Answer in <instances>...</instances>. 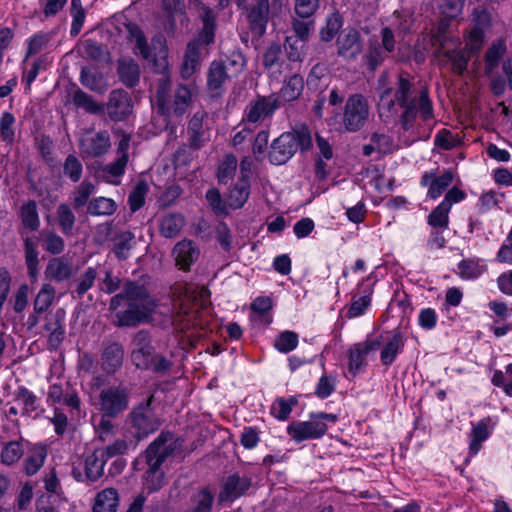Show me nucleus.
Masks as SVG:
<instances>
[{
	"label": "nucleus",
	"instance_id": "obj_1",
	"mask_svg": "<svg viewBox=\"0 0 512 512\" xmlns=\"http://www.w3.org/2000/svg\"><path fill=\"white\" fill-rule=\"evenodd\" d=\"M101 290L107 294H113L122 287V291L113 296L109 303V310L116 311L124 300L128 306L124 310L117 311L114 324L117 327H135L142 323H149L157 308V302L144 284L138 281L125 280L114 276L111 270L105 272L101 281Z\"/></svg>",
	"mask_w": 512,
	"mask_h": 512
},
{
	"label": "nucleus",
	"instance_id": "obj_2",
	"mask_svg": "<svg viewBox=\"0 0 512 512\" xmlns=\"http://www.w3.org/2000/svg\"><path fill=\"white\" fill-rule=\"evenodd\" d=\"M397 104L403 109L400 123L409 130L418 114L426 121L433 117V107L426 88L416 89L413 78L406 72L399 73L394 87H387L380 93L379 106L390 112Z\"/></svg>",
	"mask_w": 512,
	"mask_h": 512
},
{
	"label": "nucleus",
	"instance_id": "obj_3",
	"mask_svg": "<svg viewBox=\"0 0 512 512\" xmlns=\"http://www.w3.org/2000/svg\"><path fill=\"white\" fill-rule=\"evenodd\" d=\"M180 448L178 439L170 432H162L149 444L144 452L147 470L143 476V485L150 493L160 490L165 484L162 464Z\"/></svg>",
	"mask_w": 512,
	"mask_h": 512
},
{
	"label": "nucleus",
	"instance_id": "obj_4",
	"mask_svg": "<svg viewBox=\"0 0 512 512\" xmlns=\"http://www.w3.org/2000/svg\"><path fill=\"white\" fill-rule=\"evenodd\" d=\"M131 362L141 370H150L156 374L167 373L173 363L162 354L155 351L152 345V337L148 330L137 331L131 341Z\"/></svg>",
	"mask_w": 512,
	"mask_h": 512
},
{
	"label": "nucleus",
	"instance_id": "obj_5",
	"mask_svg": "<svg viewBox=\"0 0 512 512\" xmlns=\"http://www.w3.org/2000/svg\"><path fill=\"white\" fill-rule=\"evenodd\" d=\"M312 147V135L307 126L301 125L292 131L284 132L270 145L269 161L273 165L287 163L300 149L302 152Z\"/></svg>",
	"mask_w": 512,
	"mask_h": 512
},
{
	"label": "nucleus",
	"instance_id": "obj_6",
	"mask_svg": "<svg viewBox=\"0 0 512 512\" xmlns=\"http://www.w3.org/2000/svg\"><path fill=\"white\" fill-rule=\"evenodd\" d=\"M169 80L161 79L157 91L158 109L162 114L182 117L192 104L193 97L197 91L195 87L187 84H178L173 92L171 100L167 99Z\"/></svg>",
	"mask_w": 512,
	"mask_h": 512
},
{
	"label": "nucleus",
	"instance_id": "obj_7",
	"mask_svg": "<svg viewBox=\"0 0 512 512\" xmlns=\"http://www.w3.org/2000/svg\"><path fill=\"white\" fill-rule=\"evenodd\" d=\"M370 109L367 99L361 94H353L345 102L342 124L347 132L360 131L368 121Z\"/></svg>",
	"mask_w": 512,
	"mask_h": 512
},
{
	"label": "nucleus",
	"instance_id": "obj_8",
	"mask_svg": "<svg viewBox=\"0 0 512 512\" xmlns=\"http://www.w3.org/2000/svg\"><path fill=\"white\" fill-rule=\"evenodd\" d=\"M151 400L152 396L146 403L135 407L128 415L131 426L135 430L133 438L138 442L154 433L161 425L151 407Z\"/></svg>",
	"mask_w": 512,
	"mask_h": 512
},
{
	"label": "nucleus",
	"instance_id": "obj_9",
	"mask_svg": "<svg viewBox=\"0 0 512 512\" xmlns=\"http://www.w3.org/2000/svg\"><path fill=\"white\" fill-rule=\"evenodd\" d=\"M214 40L196 35L187 44L181 65V77L189 79L201 66V62L209 55V46Z\"/></svg>",
	"mask_w": 512,
	"mask_h": 512
},
{
	"label": "nucleus",
	"instance_id": "obj_10",
	"mask_svg": "<svg viewBox=\"0 0 512 512\" xmlns=\"http://www.w3.org/2000/svg\"><path fill=\"white\" fill-rule=\"evenodd\" d=\"M78 146L83 159L101 158L111 149V137L106 130L86 129L79 138Z\"/></svg>",
	"mask_w": 512,
	"mask_h": 512
},
{
	"label": "nucleus",
	"instance_id": "obj_11",
	"mask_svg": "<svg viewBox=\"0 0 512 512\" xmlns=\"http://www.w3.org/2000/svg\"><path fill=\"white\" fill-rule=\"evenodd\" d=\"M282 106V101L277 94L259 96L250 101L243 114L242 123L255 125L264 119L271 117Z\"/></svg>",
	"mask_w": 512,
	"mask_h": 512
},
{
	"label": "nucleus",
	"instance_id": "obj_12",
	"mask_svg": "<svg viewBox=\"0 0 512 512\" xmlns=\"http://www.w3.org/2000/svg\"><path fill=\"white\" fill-rule=\"evenodd\" d=\"M129 390L124 385L112 386L100 393L101 411L104 416L115 417L128 407Z\"/></svg>",
	"mask_w": 512,
	"mask_h": 512
},
{
	"label": "nucleus",
	"instance_id": "obj_13",
	"mask_svg": "<svg viewBox=\"0 0 512 512\" xmlns=\"http://www.w3.org/2000/svg\"><path fill=\"white\" fill-rule=\"evenodd\" d=\"M104 113L113 122L126 120L133 111L130 94L124 89H114L109 93L106 103H102Z\"/></svg>",
	"mask_w": 512,
	"mask_h": 512
},
{
	"label": "nucleus",
	"instance_id": "obj_14",
	"mask_svg": "<svg viewBox=\"0 0 512 512\" xmlns=\"http://www.w3.org/2000/svg\"><path fill=\"white\" fill-rule=\"evenodd\" d=\"M327 430V424L317 419L314 414H311L308 421H294L287 427L288 435L297 443L310 439H319L326 434Z\"/></svg>",
	"mask_w": 512,
	"mask_h": 512
},
{
	"label": "nucleus",
	"instance_id": "obj_15",
	"mask_svg": "<svg viewBox=\"0 0 512 512\" xmlns=\"http://www.w3.org/2000/svg\"><path fill=\"white\" fill-rule=\"evenodd\" d=\"M232 75L228 72V66L222 60H213L206 73V89L209 97L220 98L226 91V84Z\"/></svg>",
	"mask_w": 512,
	"mask_h": 512
},
{
	"label": "nucleus",
	"instance_id": "obj_16",
	"mask_svg": "<svg viewBox=\"0 0 512 512\" xmlns=\"http://www.w3.org/2000/svg\"><path fill=\"white\" fill-rule=\"evenodd\" d=\"M337 56L345 61L355 60L363 50L360 33L354 28L343 29L336 38Z\"/></svg>",
	"mask_w": 512,
	"mask_h": 512
},
{
	"label": "nucleus",
	"instance_id": "obj_17",
	"mask_svg": "<svg viewBox=\"0 0 512 512\" xmlns=\"http://www.w3.org/2000/svg\"><path fill=\"white\" fill-rule=\"evenodd\" d=\"M252 485L251 479L238 473L228 476L221 486L217 500L219 504L233 502L245 495Z\"/></svg>",
	"mask_w": 512,
	"mask_h": 512
},
{
	"label": "nucleus",
	"instance_id": "obj_18",
	"mask_svg": "<svg viewBox=\"0 0 512 512\" xmlns=\"http://www.w3.org/2000/svg\"><path fill=\"white\" fill-rule=\"evenodd\" d=\"M270 14V0H256L247 9V20L251 33L261 38L267 29Z\"/></svg>",
	"mask_w": 512,
	"mask_h": 512
},
{
	"label": "nucleus",
	"instance_id": "obj_19",
	"mask_svg": "<svg viewBox=\"0 0 512 512\" xmlns=\"http://www.w3.org/2000/svg\"><path fill=\"white\" fill-rule=\"evenodd\" d=\"M124 361V348L118 342L104 344L101 354V366L107 374H113L120 369Z\"/></svg>",
	"mask_w": 512,
	"mask_h": 512
},
{
	"label": "nucleus",
	"instance_id": "obj_20",
	"mask_svg": "<svg viewBox=\"0 0 512 512\" xmlns=\"http://www.w3.org/2000/svg\"><path fill=\"white\" fill-rule=\"evenodd\" d=\"M453 177L451 170H446L440 176H436L434 172H425L421 177V185L429 186L427 195L437 199L451 185Z\"/></svg>",
	"mask_w": 512,
	"mask_h": 512
},
{
	"label": "nucleus",
	"instance_id": "obj_21",
	"mask_svg": "<svg viewBox=\"0 0 512 512\" xmlns=\"http://www.w3.org/2000/svg\"><path fill=\"white\" fill-rule=\"evenodd\" d=\"M117 74L127 88H134L140 81V66L133 58H120L117 61Z\"/></svg>",
	"mask_w": 512,
	"mask_h": 512
},
{
	"label": "nucleus",
	"instance_id": "obj_22",
	"mask_svg": "<svg viewBox=\"0 0 512 512\" xmlns=\"http://www.w3.org/2000/svg\"><path fill=\"white\" fill-rule=\"evenodd\" d=\"M199 254L198 247L191 240H182L173 249L176 264L183 270H188L198 259Z\"/></svg>",
	"mask_w": 512,
	"mask_h": 512
},
{
	"label": "nucleus",
	"instance_id": "obj_23",
	"mask_svg": "<svg viewBox=\"0 0 512 512\" xmlns=\"http://www.w3.org/2000/svg\"><path fill=\"white\" fill-rule=\"evenodd\" d=\"M72 274V263L65 256L50 259L45 270L46 277L55 282L66 281L71 278Z\"/></svg>",
	"mask_w": 512,
	"mask_h": 512
},
{
	"label": "nucleus",
	"instance_id": "obj_24",
	"mask_svg": "<svg viewBox=\"0 0 512 512\" xmlns=\"http://www.w3.org/2000/svg\"><path fill=\"white\" fill-rule=\"evenodd\" d=\"M206 115L205 111H197L189 120L187 127L188 145L194 150L200 149L206 141V132L203 127V120Z\"/></svg>",
	"mask_w": 512,
	"mask_h": 512
},
{
	"label": "nucleus",
	"instance_id": "obj_25",
	"mask_svg": "<svg viewBox=\"0 0 512 512\" xmlns=\"http://www.w3.org/2000/svg\"><path fill=\"white\" fill-rule=\"evenodd\" d=\"M79 80L85 88L100 95L106 93L109 88L103 73L92 67H83Z\"/></svg>",
	"mask_w": 512,
	"mask_h": 512
},
{
	"label": "nucleus",
	"instance_id": "obj_26",
	"mask_svg": "<svg viewBox=\"0 0 512 512\" xmlns=\"http://www.w3.org/2000/svg\"><path fill=\"white\" fill-rule=\"evenodd\" d=\"M120 503V497L117 489L108 487L95 496L92 506L93 512H117Z\"/></svg>",
	"mask_w": 512,
	"mask_h": 512
},
{
	"label": "nucleus",
	"instance_id": "obj_27",
	"mask_svg": "<svg viewBox=\"0 0 512 512\" xmlns=\"http://www.w3.org/2000/svg\"><path fill=\"white\" fill-rule=\"evenodd\" d=\"M23 250L25 264L27 267L28 275L31 278H37L39 274V250L38 241L36 237L23 238Z\"/></svg>",
	"mask_w": 512,
	"mask_h": 512
},
{
	"label": "nucleus",
	"instance_id": "obj_28",
	"mask_svg": "<svg viewBox=\"0 0 512 512\" xmlns=\"http://www.w3.org/2000/svg\"><path fill=\"white\" fill-rule=\"evenodd\" d=\"M113 253L118 260H126L131 250L136 246L135 235L131 231H120L112 238Z\"/></svg>",
	"mask_w": 512,
	"mask_h": 512
},
{
	"label": "nucleus",
	"instance_id": "obj_29",
	"mask_svg": "<svg viewBox=\"0 0 512 512\" xmlns=\"http://www.w3.org/2000/svg\"><path fill=\"white\" fill-rule=\"evenodd\" d=\"M198 17L202 21V28L196 35L215 41L216 13L204 3L196 7Z\"/></svg>",
	"mask_w": 512,
	"mask_h": 512
},
{
	"label": "nucleus",
	"instance_id": "obj_30",
	"mask_svg": "<svg viewBox=\"0 0 512 512\" xmlns=\"http://www.w3.org/2000/svg\"><path fill=\"white\" fill-rule=\"evenodd\" d=\"M127 30L129 39L135 43L134 53L136 55H140L145 60L152 59L154 57L153 51L139 26L130 23L127 25Z\"/></svg>",
	"mask_w": 512,
	"mask_h": 512
},
{
	"label": "nucleus",
	"instance_id": "obj_31",
	"mask_svg": "<svg viewBox=\"0 0 512 512\" xmlns=\"http://www.w3.org/2000/svg\"><path fill=\"white\" fill-rule=\"evenodd\" d=\"M404 339L400 332H394L389 341L386 342L380 353L381 363L388 367L394 363L399 353L403 351Z\"/></svg>",
	"mask_w": 512,
	"mask_h": 512
},
{
	"label": "nucleus",
	"instance_id": "obj_32",
	"mask_svg": "<svg viewBox=\"0 0 512 512\" xmlns=\"http://www.w3.org/2000/svg\"><path fill=\"white\" fill-rule=\"evenodd\" d=\"M107 458L103 455L102 451H95L88 455L85 459V476L91 481L95 482L100 479L104 474V467Z\"/></svg>",
	"mask_w": 512,
	"mask_h": 512
},
{
	"label": "nucleus",
	"instance_id": "obj_33",
	"mask_svg": "<svg viewBox=\"0 0 512 512\" xmlns=\"http://www.w3.org/2000/svg\"><path fill=\"white\" fill-rule=\"evenodd\" d=\"M72 102L78 109H83L86 113L100 115L104 113L102 103H98L91 95L80 88H77L72 94Z\"/></svg>",
	"mask_w": 512,
	"mask_h": 512
},
{
	"label": "nucleus",
	"instance_id": "obj_34",
	"mask_svg": "<svg viewBox=\"0 0 512 512\" xmlns=\"http://www.w3.org/2000/svg\"><path fill=\"white\" fill-rule=\"evenodd\" d=\"M47 457V450L42 444H35L27 458L24 460V472L27 476L35 475L43 466Z\"/></svg>",
	"mask_w": 512,
	"mask_h": 512
},
{
	"label": "nucleus",
	"instance_id": "obj_35",
	"mask_svg": "<svg viewBox=\"0 0 512 512\" xmlns=\"http://www.w3.org/2000/svg\"><path fill=\"white\" fill-rule=\"evenodd\" d=\"M303 89V77L300 74L295 73L283 82V86L280 89V95L278 96L281 100L283 99L286 102H291L301 96Z\"/></svg>",
	"mask_w": 512,
	"mask_h": 512
},
{
	"label": "nucleus",
	"instance_id": "obj_36",
	"mask_svg": "<svg viewBox=\"0 0 512 512\" xmlns=\"http://www.w3.org/2000/svg\"><path fill=\"white\" fill-rule=\"evenodd\" d=\"M250 194L249 180L242 176L239 181L230 190L228 196V205L232 209H239L247 202Z\"/></svg>",
	"mask_w": 512,
	"mask_h": 512
},
{
	"label": "nucleus",
	"instance_id": "obj_37",
	"mask_svg": "<svg viewBox=\"0 0 512 512\" xmlns=\"http://www.w3.org/2000/svg\"><path fill=\"white\" fill-rule=\"evenodd\" d=\"M185 225L184 217L179 213H169L160 220V233L165 238H174Z\"/></svg>",
	"mask_w": 512,
	"mask_h": 512
},
{
	"label": "nucleus",
	"instance_id": "obj_38",
	"mask_svg": "<svg viewBox=\"0 0 512 512\" xmlns=\"http://www.w3.org/2000/svg\"><path fill=\"white\" fill-rule=\"evenodd\" d=\"M64 317L65 312L62 309H58L54 314V321L51 323H47L45 328L47 331H50L49 335V345L52 348H57L65 337V328H64Z\"/></svg>",
	"mask_w": 512,
	"mask_h": 512
},
{
	"label": "nucleus",
	"instance_id": "obj_39",
	"mask_svg": "<svg viewBox=\"0 0 512 512\" xmlns=\"http://www.w3.org/2000/svg\"><path fill=\"white\" fill-rule=\"evenodd\" d=\"M19 217L24 228L29 231H37L39 229L40 218L37 204L34 200H29L20 207Z\"/></svg>",
	"mask_w": 512,
	"mask_h": 512
},
{
	"label": "nucleus",
	"instance_id": "obj_40",
	"mask_svg": "<svg viewBox=\"0 0 512 512\" xmlns=\"http://www.w3.org/2000/svg\"><path fill=\"white\" fill-rule=\"evenodd\" d=\"M55 295L56 290L51 284H43L33 302L34 313L40 315L46 312L53 304Z\"/></svg>",
	"mask_w": 512,
	"mask_h": 512
},
{
	"label": "nucleus",
	"instance_id": "obj_41",
	"mask_svg": "<svg viewBox=\"0 0 512 512\" xmlns=\"http://www.w3.org/2000/svg\"><path fill=\"white\" fill-rule=\"evenodd\" d=\"M128 161L124 157H117L115 161L105 165L101 169V176L107 182L114 185L120 183V177L125 173Z\"/></svg>",
	"mask_w": 512,
	"mask_h": 512
},
{
	"label": "nucleus",
	"instance_id": "obj_42",
	"mask_svg": "<svg viewBox=\"0 0 512 512\" xmlns=\"http://www.w3.org/2000/svg\"><path fill=\"white\" fill-rule=\"evenodd\" d=\"M138 441L132 438H118L111 444L107 445L102 451L106 458H112L127 454L130 450H135Z\"/></svg>",
	"mask_w": 512,
	"mask_h": 512
},
{
	"label": "nucleus",
	"instance_id": "obj_43",
	"mask_svg": "<svg viewBox=\"0 0 512 512\" xmlns=\"http://www.w3.org/2000/svg\"><path fill=\"white\" fill-rule=\"evenodd\" d=\"M24 454L22 441L13 440L3 444L0 458L1 463L6 466H12L17 463Z\"/></svg>",
	"mask_w": 512,
	"mask_h": 512
},
{
	"label": "nucleus",
	"instance_id": "obj_44",
	"mask_svg": "<svg viewBox=\"0 0 512 512\" xmlns=\"http://www.w3.org/2000/svg\"><path fill=\"white\" fill-rule=\"evenodd\" d=\"M198 310L191 308L189 305L181 303L178 312L173 316V324L184 331L191 326L198 324L197 321Z\"/></svg>",
	"mask_w": 512,
	"mask_h": 512
},
{
	"label": "nucleus",
	"instance_id": "obj_45",
	"mask_svg": "<svg viewBox=\"0 0 512 512\" xmlns=\"http://www.w3.org/2000/svg\"><path fill=\"white\" fill-rule=\"evenodd\" d=\"M506 52V44L503 40L493 43L485 54V71L490 75L499 66L503 55Z\"/></svg>",
	"mask_w": 512,
	"mask_h": 512
},
{
	"label": "nucleus",
	"instance_id": "obj_46",
	"mask_svg": "<svg viewBox=\"0 0 512 512\" xmlns=\"http://www.w3.org/2000/svg\"><path fill=\"white\" fill-rule=\"evenodd\" d=\"M117 209V204L111 198L96 197L89 201L87 212L92 216L112 215Z\"/></svg>",
	"mask_w": 512,
	"mask_h": 512
},
{
	"label": "nucleus",
	"instance_id": "obj_47",
	"mask_svg": "<svg viewBox=\"0 0 512 512\" xmlns=\"http://www.w3.org/2000/svg\"><path fill=\"white\" fill-rule=\"evenodd\" d=\"M57 218L60 230L65 236L73 235L76 217L71 207L66 203H61L57 207Z\"/></svg>",
	"mask_w": 512,
	"mask_h": 512
},
{
	"label": "nucleus",
	"instance_id": "obj_48",
	"mask_svg": "<svg viewBox=\"0 0 512 512\" xmlns=\"http://www.w3.org/2000/svg\"><path fill=\"white\" fill-rule=\"evenodd\" d=\"M287 59L291 62H303L306 52V42L299 38L287 36L284 43Z\"/></svg>",
	"mask_w": 512,
	"mask_h": 512
},
{
	"label": "nucleus",
	"instance_id": "obj_49",
	"mask_svg": "<svg viewBox=\"0 0 512 512\" xmlns=\"http://www.w3.org/2000/svg\"><path fill=\"white\" fill-rule=\"evenodd\" d=\"M443 55L451 62L453 71L461 75L467 68L470 52L466 48L460 50H446Z\"/></svg>",
	"mask_w": 512,
	"mask_h": 512
},
{
	"label": "nucleus",
	"instance_id": "obj_50",
	"mask_svg": "<svg viewBox=\"0 0 512 512\" xmlns=\"http://www.w3.org/2000/svg\"><path fill=\"white\" fill-rule=\"evenodd\" d=\"M343 20L340 14L332 13L327 17L326 24L320 30V39L323 42H330L339 34L342 28Z\"/></svg>",
	"mask_w": 512,
	"mask_h": 512
},
{
	"label": "nucleus",
	"instance_id": "obj_51",
	"mask_svg": "<svg viewBox=\"0 0 512 512\" xmlns=\"http://www.w3.org/2000/svg\"><path fill=\"white\" fill-rule=\"evenodd\" d=\"M41 237L46 252L52 255H59L65 250V241L55 231H42Z\"/></svg>",
	"mask_w": 512,
	"mask_h": 512
},
{
	"label": "nucleus",
	"instance_id": "obj_52",
	"mask_svg": "<svg viewBox=\"0 0 512 512\" xmlns=\"http://www.w3.org/2000/svg\"><path fill=\"white\" fill-rule=\"evenodd\" d=\"M262 63L268 70H272L283 63L282 47L279 43L272 42L265 48L262 55Z\"/></svg>",
	"mask_w": 512,
	"mask_h": 512
},
{
	"label": "nucleus",
	"instance_id": "obj_53",
	"mask_svg": "<svg viewBox=\"0 0 512 512\" xmlns=\"http://www.w3.org/2000/svg\"><path fill=\"white\" fill-rule=\"evenodd\" d=\"M149 191L146 181L140 180L128 196V204L132 212L138 211L145 204V197Z\"/></svg>",
	"mask_w": 512,
	"mask_h": 512
},
{
	"label": "nucleus",
	"instance_id": "obj_54",
	"mask_svg": "<svg viewBox=\"0 0 512 512\" xmlns=\"http://www.w3.org/2000/svg\"><path fill=\"white\" fill-rule=\"evenodd\" d=\"M297 403L298 400L294 396L288 399L277 398L271 406V414L275 418L284 421L289 417L293 407L297 405Z\"/></svg>",
	"mask_w": 512,
	"mask_h": 512
},
{
	"label": "nucleus",
	"instance_id": "obj_55",
	"mask_svg": "<svg viewBox=\"0 0 512 512\" xmlns=\"http://www.w3.org/2000/svg\"><path fill=\"white\" fill-rule=\"evenodd\" d=\"M95 190V186L92 182L88 180H84L81 184L74 190L72 204L75 209H80L84 207L93 194Z\"/></svg>",
	"mask_w": 512,
	"mask_h": 512
},
{
	"label": "nucleus",
	"instance_id": "obj_56",
	"mask_svg": "<svg viewBox=\"0 0 512 512\" xmlns=\"http://www.w3.org/2000/svg\"><path fill=\"white\" fill-rule=\"evenodd\" d=\"M97 270L94 267H88L86 271L75 280V290L78 298H82L84 294L92 288L97 278Z\"/></svg>",
	"mask_w": 512,
	"mask_h": 512
},
{
	"label": "nucleus",
	"instance_id": "obj_57",
	"mask_svg": "<svg viewBox=\"0 0 512 512\" xmlns=\"http://www.w3.org/2000/svg\"><path fill=\"white\" fill-rule=\"evenodd\" d=\"M449 212L447 204H439L428 216V224L434 229H446L449 225Z\"/></svg>",
	"mask_w": 512,
	"mask_h": 512
},
{
	"label": "nucleus",
	"instance_id": "obj_58",
	"mask_svg": "<svg viewBox=\"0 0 512 512\" xmlns=\"http://www.w3.org/2000/svg\"><path fill=\"white\" fill-rule=\"evenodd\" d=\"M83 166L80 160L73 154H69L63 164V173L72 182H78L82 177Z\"/></svg>",
	"mask_w": 512,
	"mask_h": 512
},
{
	"label": "nucleus",
	"instance_id": "obj_59",
	"mask_svg": "<svg viewBox=\"0 0 512 512\" xmlns=\"http://www.w3.org/2000/svg\"><path fill=\"white\" fill-rule=\"evenodd\" d=\"M237 158L233 154H228L218 167V179L220 183H227L235 174L237 168Z\"/></svg>",
	"mask_w": 512,
	"mask_h": 512
},
{
	"label": "nucleus",
	"instance_id": "obj_60",
	"mask_svg": "<svg viewBox=\"0 0 512 512\" xmlns=\"http://www.w3.org/2000/svg\"><path fill=\"white\" fill-rule=\"evenodd\" d=\"M71 15L73 20L70 29V35L77 36L80 33L85 20V10L82 6L81 0L71 1Z\"/></svg>",
	"mask_w": 512,
	"mask_h": 512
},
{
	"label": "nucleus",
	"instance_id": "obj_61",
	"mask_svg": "<svg viewBox=\"0 0 512 512\" xmlns=\"http://www.w3.org/2000/svg\"><path fill=\"white\" fill-rule=\"evenodd\" d=\"M298 345V334L293 331H284L276 338L274 346L281 353H289Z\"/></svg>",
	"mask_w": 512,
	"mask_h": 512
},
{
	"label": "nucleus",
	"instance_id": "obj_62",
	"mask_svg": "<svg viewBox=\"0 0 512 512\" xmlns=\"http://www.w3.org/2000/svg\"><path fill=\"white\" fill-rule=\"evenodd\" d=\"M15 399L23 405V414H29L37 410V397L26 387H19L15 392Z\"/></svg>",
	"mask_w": 512,
	"mask_h": 512
},
{
	"label": "nucleus",
	"instance_id": "obj_63",
	"mask_svg": "<svg viewBox=\"0 0 512 512\" xmlns=\"http://www.w3.org/2000/svg\"><path fill=\"white\" fill-rule=\"evenodd\" d=\"M489 437V431L485 420L479 421L472 429V440L470 442V451L473 454L478 453L481 444Z\"/></svg>",
	"mask_w": 512,
	"mask_h": 512
},
{
	"label": "nucleus",
	"instance_id": "obj_64",
	"mask_svg": "<svg viewBox=\"0 0 512 512\" xmlns=\"http://www.w3.org/2000/svg\"><path fill=\"white\" fill-rule=\"evenodd\" d=\"M214 500V494L208 488H202L193 498V512H210Z\"/></svg>",
	"mask_w": 512,
	"mask_h": 512
}]
</instances>
